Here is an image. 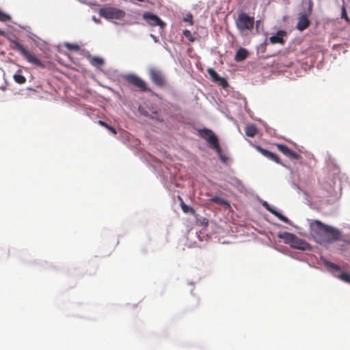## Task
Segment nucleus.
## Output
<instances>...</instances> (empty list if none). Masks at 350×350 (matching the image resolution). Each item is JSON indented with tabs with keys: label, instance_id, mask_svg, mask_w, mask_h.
I'll return each instance as SVG.
<instances>
[{
	"label": "nucleus",
	"instance_id": "f257e3e1",
	"mask_svg": "<svg viewBox=\"0 0 350 350\" xmlns=\"http://www.w3.org/2000/svg\"><path fill=\"white\" fill-rule=\"evenodd\" d=\"M11 48L14 51H18L28 62L40 68L44 67V64L40 59L34 53L28 51L19 42L16 40L11 41Z\"/></svg>",
	"mask_w": 350,
	"mask_h": 350
},
{
	"label": "nucleus",
	"instance_id": "f03ea898",
	"mask_svg": "<svg viewBox=\"0 0 350 350\" xmlns=\"http://www.w3.org/2000/svg\"><path fill=\"white\" fill-rule=\"evenodd\" d=\"M200 135L207 141L213 149L215 150L221 162L226 163L228 161V158L222 154L217 136L211 130L206 129L200 131Z\"/></svg>",
	"mask_w": 350,
	"mask_h": 350
},
{
	"label": "nucleus",
	"instance_id": "7ed1b4c3",
	"mask_svg": "<svg viewBox=\"0 0 350 350\" xmlns=\"http://www.w3.org/2000/svg\"><path fill=\"white\" fill-rule=\"evenodd\" d=\"M283 239L286 244L289 245L291 247L301 250H308L310 248V244L306 241L297 237L295 234L284 232L279 236Z\"/></svg>",
	"mask_w": 350,
	"mask_h": 350
},
{
	"label": "nucleus",
	"instance_id": "20e7f679",
	"mask_svg": "<svg viewBox=\"0 0 350 350\" xmlns=\"http://www.w3.org/2000/svg\"><path fill=\"white\" fill-rule=\"evenodd\" d=\"M329 226L323 224L319 220H314L310 224V233L316 241L320 244L325 243V234Z\"/></svg>",
	"mask_w": 350,
	"mask_h": 350
},
{
	"label": "nucleus",
	"instance_id": "39448f33",
	"mask_svg": "<svg viewBox=\"0 0 350 350\" xmlns=\"http://www.w3.org/2000/svg\"><path fill=\"white\" fill-rule=\"evenodd\" d=\"M254 18L244 12L240 13L236 20V26L241 31H252L254 28Z\"/></svg>",
	"mask_w": 350,
	"mask_h": 350
},
{
	"label": "nucleus",
	"instance_id": "423d86ee",
	"mask_svg": "<svg viewBox=\"0 0 350 350\" xmlns=\"http://www.w3.org/2000/svg\"><path fill=\"white\" fill-rule=\"evenodd\" d=\"M99 14L107 19L120 20L125 16L124 11L114 7H104L100 9Z\"/></svg>",
	"mask_w": 350,
	"mask_h": 350
},
{
	"label": "nucleus",
	"instance_id": "0eeeda50",
	"mask_svg": "<svg viewBox=\"0 0 350 350\" xmlns=\"http://www.w3.org/2000/svg\"><path fill=\"white\" fill-rule=\"evenodd\" d=\"M148 75L152 82L159 88L167 85L165 76L162 70L157 68H150L148 70Z\"/></svg>",
	"mask_w": 350,
	"mask_h": 350
},
{
	"label": "nucleus",
	"instance_id": "6e6552de",
	"mask_svg": "<svg viewBox=\"0 0 350 350\" xmlns=\"http://www.w3.org/2000/svg\"><path fill=\"white\" fill-rule=\"evenodd\" d=\"M124 79L129 84L138 88L141 92L150 91L147 83L142 79L135 75H127L125 76Z\"/></svg>",
	"mask_w": 350,
	"mask_h": 350
},
{
	"label": "nucleus",
	"instance_id": "1a4fd4ad",
	"mask_svg": "<svg viewBox=\"0 0 350 350\" xmlns=\"http://www.w3.org/2000/svg\"><path fill=\"white\" fill-rule=\"evenodd\" d=\"M143 18L151 26H159L162 31L165 27L166 24L157 15L150 12H144Z\"/></svg>",
	"mask_w": 350,
	"mask_h": 350
},
{
	"label": "nucleus",
	"instance_id": "9d476101",
	"mask_svg": "<svg viewBox=\"0 0 350 350\" xmlns=\"http://www.w3.org/2000/svg\"><path fill=\"white\" fill-rule=\"evenodd\" d=\"M341 232L339 230L332 226L328 227L327 233L325 234V243H330L340 239Z\"/></svg>",
	"mask_w": 350,
	"mask_h": 350
},
{
	"label": "nucleus",
	"instance_id": "9b49d317",
	"mask_svg": "<svg viewBox=\"0 0 350 350\" xmlns=\"http://www.w3.org/2000/svg\"><path fill=\"white\" fill-rule=\"evenodd\" d=\"M275 146L279 151L288 158L297 160L301 159V156L299 154L291 150L287 146L280 144H276Z\"/></svg>",
	"mask_w": 350,
	"mask_h": 350
},
{
	"label": "nucleus",
	"instance_id": "f8f14e48",
	"mask_svg": "<svg viewBox=\"0 0 350 350\" xmlns=\"http://www.w3.org/2000/svg\"><path fill=\"white\" fill-rule=\"evenodd\" d=\"M287 36V32L284 30H278L276 33L269 38V42L272 44H284V37Z\"/></svg>",
	"mask_w": 350,
	"mask_h": 350
},
{
	"label": "nucleus",
	"instance_id": "ddd939ff",
	"mask_svg": "<svg viewBox=\"0 0 350 350\" xmlns=\"http://www.w3.org/2000/svg\"><path fill=\"white\" fill-rule=\"evenodd\" d=\"M255 148L256 149V150L258 152L262 154L266 158H267V159H270L271 161H275L278 164H281L282 163L281 161H280V158L275 154H274V153H273V152H270V151H269V150H267L266 149L262 148L260 146H255Z\"/></svg>",
	"mask_w": 350,
	"mask_h": 350
},
{
	"label": "nucleus",
	"instance_id": "4468645a",
	"mask_svg": "<svg viewBox=\"0 0 350 350\" xmlns=\"http://www.w3.org/2000/svg\"><path fill=\"white\" fill-rule=\"evenodd\" d=\"M310 24V21L306 14H301L298 17L297 23V29L300 31H303L306 29Z\"/></svg>",
	"mask_w": 350,
	"mask_h": 350
},
{
	"label": "nucleus",
	"instance_id": "2eb2a0df",
	"mask_svg": "<svg viewBox=\"0 0 350 350\" xmlns=\"http://www.w3.org/2000/svg\"><path fill=\"white\" fill-rule=\"evenodd\" d=\"M263 206L266 208V209L269 211L270 213H271L273 215H274L275 216H276L280 221L284 222V223H286V224H288L289 223V220L288 219L282 215V214H280V213H278V211H275L274 209L271 208L270 207V206L269 205V204L266 202H265L263 204H262Z\"/></svg>",
	"mask_w": 350,
	"mask_h": 350
},
{
	"label": "nucleus",
	"instance_id": "dca6fc26",
	"mask_svg": "<svg viewBox=\"0 0 350 350\" xmlns=\"http://www.w3.org/2000/svg\"><path fill=\"white\" fill-rule=\"evenodd\" d=\"M247 51L245 49L241 48L237 51L234 59L237 62H242L247 58Z\"/></svg>",
	"mask_w": 350,
	"mask_h": 350
},
{
	"label": "nucleus",
	"instance_id": "f3484780",
	"mask_svg": "<svg viewBox=\"0 0 350 350\" xmlns=\"http://www.w3.org/2000/svg\"><path fill=\"white\" fill-rule=\"evenodd\" d=\"M245 131L247 136L253 137L257 134L258 129L255 125L250 124L245 127Z\"/></svg>",
	"mask_w": 350,
	"mask_h": 350
},
{
	"label": "nucleus",
	"instance_id": "a211bd4d",
	"mask_svg": "<svg viewBox=\"0 0 350 350\" xmlns=\"http://www.w3.org/2000/svg\"><path fill=\"white\" fill-rule=\"evenodd\" d=\"M21 70H18L13 76V79L16 83L22 85L26 82V78L21 74Z\"/></svg>",
	"mask_w": 350,
	"mask_h": 350
},
{
	"label": "nucleus",
	"instance_id": "6ab92c4d",
	"mask_svg": "<svg viewBox=\"0 0 350 350\" xmlns=\"http://www.w3.org/2000/svg\"><path fill=\"white\" fill-rule=\"evenodd\" d=\"M210 201L211 202L216 203L220 205H229L228 202L226 200L219 196H213L210 199Z\"/></svg>",
	"mask_w": 350,
	"mask_h": 350
},
{
	"label": "nucleus",
	"instance_id": "aec40b11",
	"mask_svg": "<svg viewBox=\"0 0 350 350\" xmlns=\"http://www.w3.org/2000/svg\"><path fill=\"white\" fill-rule=\"evenodd\" d=\"M180 200H181V203H180L181 208L184 213H191V214L195 213V210L193 208L185 204L181 198H180Z\"/></svg>",
	"mask_w": 350,
	"mask_h": 350
},
{
	"label": "nucleus",
	"instance_id": "412c9836",
	"mask_svg": "<svg viewBox=\"0 0 350 350\" xmlns=\"http://www.w3.org/2000/svg\"><path fill=\"white\" fill-rule=\"evenodd\" d=\"M208 75L211 77L213 82H215L219 79V76L217 75L216 71L213 68H208L207 70Z\"/></svg>",
	"mask_w": 350,
	"mask_h": 350
},
{
	"label": "nucleus",
	"instance_id": "4be33fe9",
	"mask_svg": "<svg viewBox=\"0 0 350 350\" xmlns=\"http://www.w3.org/2000/svg\"><path fill=\"white\" fill-rule=\"evenodd\" d=\"M98 124L100 126H102L106 128L107 129H108L109 131H110L113 135H116V133H117L116 130L113 127H112L110 125H109L108 124H107L105 122H104L103 120H99Z\"/></svg>",
	"mask_w": 350,
	"mask_h": 350
},
{
	"label": "nucleus",
	"instance_id": "5701e85b",
	"mask_svg": "<svg viewBox=\"0 0 350 350\" xmlns=\"http://www.w3.org/2000/svg\"><path fill=\"white\" fill-rule=\"evenodd\" d=\"M65 46L70 51H78L80 49V47L77 44L66 43Z\"/></svg>",
	"mask_w": 350,
	"mask_h": 350
},
{
	"label": "nucleus",
	"instance_id": "b1692460",
	"mask_svg": "<svg viewBox=\"0 0 350 350\" xmlns=\"http://www.w3.org/2000/svg\"><path fill=\"white\" fill-rule=\"evenodd\" d=\"M91 64L94 66H101L104 64V60L98 57H94L91 59Z\"/></svg>",
	"mask_w": 350,
	"mask_h": 350
},
{
	"label": "nucleus",
	"instance_id": "393cba45",
	"mask_svg": "<svg viewBox=\"0 0 350 350\" xmlns=\"http://www.w3.org/2000/svg\"><path fill=\"white\" fill-rule=\"evenodd\" d=\"M183 34L185 36V38H187L190 42H193L196 40L195 38L192 36V33L189 30H184Z\"/></svg>",
	"mask_w": 350,
	"mask_h": 350
},
{
	"label": "nucleus",
	"instance_id": "a878e982",
	"mask_svg": "<svg viewBox=\"0 0 350 350\" xmlns=\"http://www.w3.org/2000/svg\"><path fill=\"white\" fill-rule=\"evenodd\" d=\"M338 278L345 282H348V283H350V274L347 273H340L339 275H338Z\"/></svg>",
	"mask_w": 350,
	"mask_h": 350
},
{
	"label": "nucleus",
	"instance_id": "bb28decb",
	"mask_svg": "<svg viewBox=\"0 0 350 350\" xmlns=\"http://www.w3.org/2000/svg\"><path fill=\"white\" fill-rule=\"evenodd\" d=\"M11 17L7 14L6 13H4L0 10V21L3 22H6L8 21H10Z\"/></svg>",
	"mask_w": 350,
	"mask_h": 350
},
{
	"label": "nucleus",
	"instance_id": "cd10ccee",
	"mask_svg": "<svg viewBox=\"0 0 350 350\" xmlns=\"http://www.w3.org/2000/svg\"><path fill=\"white\" fill-rule=\"evenodd\" d=\"M215 83H217L219 85L222 86L224 88H226L228 86V82L227 81L222 77H219V79L215 81Z\"/></svg>",
	"mask_w": 350,
	"mask_h": 350
},
{
	"label": "nucleus",
	"instance_id": "c85d7f7f",
	"mask_svg": "<svg viewBox=\"0 0 350 350\" xmlns=\"http://www.w3.org/2000/svg\"><path fill=\"white\" fill-rule=\"evenodd\" d=\"M341 17L342 18H344L346 21L349 22V18L347 16V12H346V9L343 6L342 8V15H341Z\"/></svg>",
	"mask_w": 350,
	"mask_h": 350
},
{
	"label": "nucleus",
	"instance_id": "c756f323",
	"mask_svg": "<svg viewBox=\"0 0 350 350\" xmlns=\"http://www.w3.org/2000/svg\"><path fill=\"white\" fill-rule=\"evenodd\" d=\"M184 21L189 23L190 25H193V16L191 14H187V16L184 18Z\"/></svg>",
	"mask_w": 350,
	"mask_h": 350
},
{
	"label": "nucleus",
	"instance_id": "7c9ffc66",
	"mask_svg": "<svg viewBox=\"0 0 350 350\" xmlns=\"http://www.w3.org/2000/svg\"><path fill=\"white\" fill-rule=\"evenodd\" d=\"M326 265H327L329 267H330V268H332V269H335V270H340V267H339L338 265H336V264H334V263H333V262H327L326 263Z\"/></svg>",
	"mask_w": 350,
	"mask_h": 350
},
{
	"label": "nucleus",
	"instance_id": "2f4dec72",
	"mask_svg": "<svg viewBox=\"0 0 350 350\" xmlns=\"http://www.w3.org/2000/svg\"><path fill=\"white\" fill-rule=\"evenodd\" d=\"M312 3H310V6H309V10H308L309 14H310V12L312 11Z\"/></svg>",
	"mask_w": 350,
	"mask_h": 350
},
{
	"label": "nucleus",
	"instance_id": "473e14b6",
	"mask_svg": "<svg viewBox=\"0 0 350 350\" xmlns=\"http://www.w3.org/2000/svg\"><path fill=\"white\" fill-rule=\"evenodd\" d=\"M4 35H5V31L0 29V36H4Z\"/></svg>",
	"mask_w": 350,
	"mask_h": 350
}]
</instances>
